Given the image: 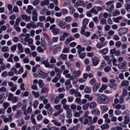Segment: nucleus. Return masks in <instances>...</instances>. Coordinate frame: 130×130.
<instances>
[{"instance_id": "nucleus-1", "label": "nucleus", "mask_w": 130, "mask_h": 130, "mask_svg": "<svg viewBox=\"0 0 130 130\" xmlns=\"http://www.w3.org/2000/svg\"><path fill=\"white\" fill-rule=\"evenodd\" d=\"M109 101L108 98L103 95L100 96L97 99L98 103L100 104H107L109 102Z\"/></svg>"}, {"instance_id": "nucleus-2", "label": "nucleus", "mask_w": 130, "mask_h": 130, "mask_svg": "<svg viewBox=\"0 0 130 130\" xmlns=\"http://www.w3.org/2000/svg\"><path fill=\"white\" fill-rule=\"evenodd\" d=\"M48 59H46L45 60L42 62V63L44 65V66L46 68H54L55 66V64H52L50 65L49 63L48 62Z\"/></svg>"}, {"instance_id": "nucleus-3", "label": "nucleus", "mask_w": 130, "mask_h": 130, "mask_svg": "<svg viewBox=\"0 0 130 130\" xmlns=\"http://www.w3.org/2000/svg\"><path fill=\"white\" fill-rule=\"evenodd\" d=\"M128 29L127 28L123 27L120 28L118 30L119 32V35L121 36L122 35H124L127 32Z\"/></svg>"}, {"instance_id": "nucleus-4", "label": "nucleus", "mask_w": 130, "mask_h": 130, "mask_svg": "<svg viewBox=\"0 0 130 130\" xmlns=\"http://www.w3.org/2000/svg\"><path fill=\"white\" fill-rule=\"evenodd\" d=\"M38 76L40 78L44 79L47 76V74L42 71H40L38 74Z\"/></svg>"}, {"instance_id": "nucleus-5", "label": "nucleus", "mask_w": 130, "mask_h": 130, "mask_svg": "<svg viewBox=\"0 0 130 130\" xmlns=\"http://www.w3.org/2000/svg\"><path fill=\"white\" fill-rule=\"evenodd\" d=\"M76 48L78 49L77 52L78 54H80L81 52L84 51L85 50V47H83L80 45H79L76 46Z\"/></svg>"}, {"instance_id": "nucleus-6", "label": "nucleus", "mask_w": 130, "mask_h": 130, "mask_svg": "<svg viewBox=\"0 0 130 130\" xmlns=\"http://www.w3.org/2000/svg\"><path fill=\"white\" fill-rule=\"evenodd\" d=\"M61 72H59L56 75V76L52 80L53 82L56 83L57 82L58 80L60 79V76Z\"/></svg>"}, {"instance_id": "nucleus-7", "label": "nucleus", "mask_w": 130, "mask_h": 130, "mask_svg": "<svg viewBox=\"0 0 130 130\" xmlns=\"http://www.w3.org/2000/svg\"><path fill=\"white\" fill-rule=\"evenodd\" d=\"M21 17L23 20H25L26 22L29 21L30 19V17L28 16H27L25 14H22L21 15Z\"/></svg>"}, {"instance_id": "nucleus-8", "label": "nucleus", "mask_w": 130, "mask_h": 130, "mask_svg": "<svg viewBox=\"0 0 130 130\" xmlns=\"http://www.w3.org/2000/svg\"><path fill=\"white\" fill-rule=\"evenodd\" d=\"M108 52V50L107 48H105L102 50H100L99 51V52L103 55H105L107 54Z\"/></svg>"}, {"instance_id": "nucleus-9", "label": "nucleus", "mask_w": 130, "mask_h": 130, "mask_svg": "<svg viewBox=\"0 0 130 130\" xmlns=\"http://www.w3.org/2000/svg\"><path fill=\"white\" fill-rule=\"evenodd\" d=\"M91 113L94 115H98L100 114V111L97 109H94L92 110L91 111Z\"/></svg>"}, {"instance_id": "nucleus-10", "label": "nucleus", "mask_w": 130, "mask_h": 130, "mask_svg": "<svg viewBox=\"0 0 130 130\" xmlns=\"http://www.w3.org/2000/svg\"><path fill=\"white\" fill-rule=\"evenodd\" d=\"M124 123L125 124H127L129 123L130 122V120L129 119V117L128 115L126 114L124 119Z\"/></svg>"}, {"instance_id": "nucleus-11", "label": "nucleus", "mask_w": 130, "mask_h": 130, "mask_svg": "<svg viewBox=\"0 0 130 130\" xmlns=\"http://www.w3.org/2000/svg\"><path fill=\"white\" fill-rule=\"evenodd\" d=\"M109 125L107 123L103 124L101 126V129L103 130L107 129L109 128Z\"/></svg>"}, {"instance_id": "nucleus-12", "label": "nucleus", "mask_w": 130, "mask_h": 130, "mask_svg": "<svg viewBox=\"0 0 130 130\" xmlns=\"http://www.w3.org/2000/svg\"><path fill=\"white\" fill-rule=\"evenodd\" d=\"M72 116V113L71 110L70 109H69L67 110L66 115V117L68 118H71Z\"/></svg>"}, {"instance_id": "nucleus-13", "label": "nucleus", "mask_w": 130, "mask_h": 130, "mask_svg": "<svg viewBox=\"0 0 130 130\" xmlns=\"http://www.w3.org/2000/svg\"><path fill=\"white\" fill-rule=\"evenodd\" d=\"M46 21H49L51 24H53L54 23L55 19L54 18H51L50 17L48 16L47 17Z\"/></svg>"}, {"instance_id": "nucleus-14", "label": "nucleus", "mask_w": 130, "mask_h": 130, "mask_svg": "<svg viewBox=\"0 0 130 130\" xmlns=\"http://www.w3.org/2000/svg\"><path fill=\"white\" fill-rule=\"evenodd\" d=\"M101 109L102 113L106 112L108 110V108L107 106L105 105H104L101 106Z\"/></svg>"}, {"instance_id": "nucleus-15", "label": "nucleus", "mask_w": 130, "mask_h": 130, "mask_svg": "<svg viewBox=\"0 0 130 130\" xmlns=\"http://www.w3.org/2000/svg\"><path fill=\"white\" fill-rule=\"evenodd\" d=\"M67 25V23L63 21H61L58 25L60 27L62 28H64Z\"/></svg>"}, {"instance_id": "nucleus-16", "label": "nucleus", "mask_w": 130, "mask_h": 130, "mask_svg": "<svg viewBox=\"0 0 130 130\" xmlns=\"http://www.w3.org/2000/svg\"><path fill=\"white\" fill-rule=\"evenodd\" d=\"M92 60V63L94 66H96L99 63V60L98 59H96L95 57H94Z\"/></svg>"}, {"instance_id": "nucleus-17", "label": "nucleus", "mask_w": 130, "mask_h": 130, "mask_svg": "<svg viewBox=\"0 0 130 130\" xmlns=\"http://www.w3.org/2000/svg\"><path fill=\"white\" fill-rule=\"evenodd\" d=\"M105 45L104 42H99L96 45V47L98 48H100L103 47Z\"/></svg>"}, {"instance_id": "nucleus-18", "label": "nucleus", "mask_w": 130, "mask_h": 130, "mask_svg": "<svg viewBox=\"0 0 130 130\" xmlns=\"http://www.w3.org/2000/svg\"><path fill=\"white\" fill-rule=\"evenodd\" d=\"M122 18L121 16H119L117 18H113V21L115 23H119L120 22V20Z\"/></svg>"}, {"instance_id": "nucleus-19", "label": "nucleus", "mask_w": 130, "mask_h": 130, "mask_svg": "<svg viewBox=\"0 0 130 130\" xmlns=\"http://www.w3.org/2000/svg\"><path fill=\"white\" fill-rule=\"evenodd\" d=\"M109 86L111 89L114 90H116L117 88L116 85L113 83L109 84Z\"/></svg>"}, {"instance_id": "nucleus-20", "label": "nucleus", "mask_w": 130, "mask_h": 130, "mask_svg": "<svg viewBox=\"0 0 130 130\" xmlns=\"http://www.w3.org/2000/svg\"><path fill=\"white\" fill-rule=\"evenodd\" d=\"M114 6L113 5H110L109 7H107L106 10L109 12H111L113 10Z\"/></svg>"}, {"instance_id": "nucleus-21", "label": "nucleus", "mask_w": 130, "mask_h": 130, "mask_svg": "<svg viewBox=\"0 0 130 130\" xmlns=\"http://www.w3.org/2000/svg\"><path fill=\"white\" fill-rule=\"evenodd\" d=\"M25 39V40H24L28 42V46H30V45L33 43V40L32 39L29 38L27 39L26 38Z\"/></svg>"}, {"instance_id": "nucleus-22", "label": "nucleus", "mask_w": 130, "mask_h": 130, "mask_svg": "<svg viewBox=\"0 0 130 130\" xmlns=\"http://www.w3.org/2000/svg\"><path fill=\"white\" fill-rule=\"evenodd\" d=\"M74 40V38L73 37L70 36L67 38L65 43L66 44H68L71 41Z\"/></svg>"}, {"instance_id": "nucleus-23", "label": "nucleus", "mask_w": 130, "mask_h": 130, "mask_svg": "<svg viewBox=\"0 0 130 130\" xmlns=\"http://www.w3.org/2000/svg\"><path fill=\"white\" fill-rule=\"evenodd\" d=\"M129 85V82L127 80L123 81L121 83V85L122 86H128Z\"/></svg>"}, {"instance_id": "nucleus-24", "label": "nucleus", "mask_w": 130, "mask_h": 130, "mask_svg": "<svg viewBox=\"0 0 130 130\" xmlns=\"http://www.w3.org/2000/svg\"><path fill=\"white\" fill-rule=\"evenodd\" d=\"M96 104L94 102L90 103L89 104V107L91 108H93L96 107Z\"/></svg>"}, {"instance_id": "nucleus-25", "label": "nucleus", "mask_w": 130, "mask_h": 130, "mask_svg": "<svg viewBox=\"0 0 130 130\" xmlns=\"http://www.w3.org/2000/svg\"><path fill=\"white\" fill-rule=\"evenodd\" d=\"M2 51L4 52H8L9 51V49L8 47L7 46H3L2 48Z\"/></svg>"}, {"instance_id": "nucleus-26", "label": "nucleus", "mask_w": 130, "mask_h": 130, "mask_svg": "<svg viewBox=\"0 0 130 130\" xmlns=\"http://www.w3.org/2000/svg\"><path fill=\"white\" fill-rule=\"evenodd\" d=\"M17 47L20 52H22L23 51V48L22 46V45L21 43H18L17 45Z\"/></svg>"}, {"instance_id": "nucleus-27", "label": "nucleus", "mask_w": 130, "mask_h": 130, "mask_svg": "<svg viewBox=\"0 0 130 130\" xmlns=\"http://www.w3.org/2000/svg\"><path fill=\"white\" fill-rule=\"evenodd\" d=\"M86 118H88V120L89 123L88 124L89 125H90L92 124V118L91 116H86Z\"/></svg>"}, {"instance_id": "nucleus-28", "label": "nucleus", "mask_w": 130, "mask_h": 130, "mask_svg": "<svg viewBox=\"0 0 130 130\" xmlns=\"http://www.w3.org/2000/svg\"><path fill=\"white\" fill-rule=\"evenodd\" d=\"M13 27L18 32H20L21 30L20 28L19 27L18 25H14L13 26Z\"/></svg>"}, {"instance_id": "nucleus-29", "label": "nucleus", "mask_w": 130, "mask_h": 130, "mask_svg": "<svg viewBox=\"0 0 130 130\" xmlns=\"http://www.w3.org/2000/svg\"><path fill=\"white\" fill-rule=\"evenodd\" d=\"M99 85L98 84H96L93 87V90L94 91H96L99 88Z\"/></svg>"}, {"instance_id": "nucleus-30", "label": "nucleus", "mask_w": 130, "mask_h": 130, "mask_svg": "<svg viewBox=\"0 0 130 130\" xmlns=\"http://www.w3.org/2000/svg\"><path fill=\"white\" fill-rule=\"evenodd\" d=\"M74 94V96L76 97H81L82 95L80 94V93L78 92L77 90H75V91Z\"/></svg>"}, {"instance_id": "nucleus-31", "label": "nucleus", "mask_w": 130, "mask_h": 130, "mask_svg": "<svg viewBox=\"0 0 130 130\" xmlns=\"http://www.w3.org/2000/svg\"><path fill=\"white\" fill-rule=\"evenodd\" d=\"M72 20V18L70 16L64 18L65 21L68 23L70 22Z\"/></svg>"}, {"instance_id": "nucleus-32", "label": "nucleus", "mask_w": 130, "mask_h": 130, "mask_svg": "<svg viewBox=\"0 0 130 130\" xmlns=\"http://www.w3.org/2000/svg\"><path fill=\"white\" fill-rule=\"evenodd\" d=\"M84 91L86 93H89L91 92V90L90 88L87 87L85 88Z\"/></svg>"}, {"instance_id": "nucleus-33", "label": "nucleus", "mask_w": 130, "mask_h": 130, "mask_svg": "<svg viewBox=\"0 0 130 130\" xmlns=\"http://www.w3.org/2000/svg\"><path fill=\"white\" fill-rule=\"evenodd\" d=\"M49 4V1L48 0H44L41 2V5L44 6L45 5H48Z\"/></svg>"}, {"instance_id": "nucleus-34", "label": "nucleus", "mask_w": 130, "mask_h": 130, "mask_svg": "<svg viewBox=\"0 0 130 130\" xmlns=\"http://www.w3.org/2000/svg\"><path fill=\"white\" fill-rule=\"evenodd\" d=\"M120 14V12L119 10H116L113 13V15L114 16H117Z\"/></svg>"}, {"instance_id": "nucleus-35", "label": "nucleus", "mask_w": 130, "mask_h": 130, "mask_svg": "<svg viewBox=\"0 0 130 130\" xmlns=\"http://www.w3.org/2000/svg\"><path fill=\"white\" fill-rule=\"evenodd\" d=\"M22 113V112L21 110H18L17 113L15 115V117L16 118H18L20 116Z\"/></svg>"}, {"instance_id": "nucleus-36", "label": "nucleus", "mask_w": 130, "mask_h": 130, "mask_svg": "<svg viewBox=\"0 0 130 130\" xmlns=\"http://www.w3.org/2000/svg\"><path fill=\"white\" fill-rule=\"evenodd\" d=\"M52 122L54 123L55 125L58 126H60L61 125V124L60 123L57 122V120H52L51 121Z\"/></svg>"}, {"instance_id": "nucleus-37", "label": "nucleus", "mask_w": 130, "mask_h": 130, "mask_svg": "<svg viewBox=\"0 0 130 130\" xmlns=\"http://www.w3.org/2000/svg\"><path fill=\"white\" fill-rule=\"evenodd\" d=\"M69 9L70 10L69 13L71 14H72L73 12L75 11V9L74 8L71 6H70L69 7Z\"/></svg>"}, {"instance_id": "nucleus-38", "label": "nucleus", "mask_w": 130, "mask_h": 130, "mask_svg": "<svg viewBox=\"0 0 130 130\" xmlns=\"http://www.w3.org/2000/svg\"><path fill=\"white\" fill-rule=\"evenodd\" d=\"M32 93L34 95L35 97L36 98H38L40 96V95L39 92H36L35 91H32Z\"/></svg>"}, {"instance_id": "nucleus-39", "label": "nucleus", "mask_w": 130, "mask_h": 130, "mask_svg": "<svg viewBox=\"0 0 130 130\" xmlns=\"http://www.w3.org/2000/svg\"><path fill=\"white\" fill-rule=\"evenodd\" d=\"M60 48L61 46L59 45H55L54 47V49L55 51L54 52L55 53L56 52L57 50L58 49H60Z\"/></svg>"}, {"instance_id": "nucleus-40", "label": "nucleus", "mask_w": 130, "mask_h": 130, "mask_svg": "<svg viewBox=\"0 0 130 130\" xmlns=\"http://www.w3.org/2000/svg\"><path fill=\"white\" fill-rule=\"evenodd\" d=\"M3 105L4 108L5 109H6L9 106V103L7 102H4L3 103Z\"/></svg>"}, {"instance_id": "nucleus-41", "label": "nucleus", "mask_w": 130, "mask_h": 130, "mask_svg": "<svg viewBox=\"0 0 130 130\" xmlns=\"http://www.w3.org/2000/svg\"><path fill=\"white\" fill-rule=\"evenodd\" d=\"M60 11L62 14H66L68 12V10L65 9H63L60 10Z\"/></svg>"}, {"instance_id": "nucleus-42", "label": "nucleus", "mask_w": 130, "mask_h": 130, "mask_svg": "<svg viewBox=\"0 0 130 130\" xmlns=\"http://www.w3.org/2000/svg\"><path fill=\"white\" fill-rule=\"evenodd\" d=\"M8 94V101H11L13 97V95L11 93H9Z\"/></svg>"}, {"instance_id": "nucleus-43", "label": "nucleus", "mask_w": 130, "mask_h": 130, "mask_svg": "<svg viewBox=\"0 0 130 130\" xmlns=\"http://www.w3.org/2000/svg\"><path fill=\"white\" fill-rule=\"evenodd\" d=\"M88 20L87 19H84L83 20L82 25H86L88 24Z\"/></svg>"}, {"instance_id": "nucleus-44", "label": "nucleus", "mask_w": 130, "mask_h": 130, "mask_svg": "<svg viewBox=\"0 0 130 130\" xmlns=\"http://www.w3.org/2000/svg\"><path fill=\"white\" fill-rule=\"evenodd\" d=\"M106 20L104 18H103L100 21V23L101 24H105L106 23Z\"/></svg>"}, {"instance_id": "nucleus-45", "label": "nucleus", "mask_w": 130, "mask_h": 130, "mask_svg": "<svg viewBox=\"0 0 130 130\" xmlns=\"http://www.w3.org/2000/svg\"><path fill=\"white\" fill-rule=\"evenodd\" d=\"M76 4L77 6H81L84 5V2L81 1H79L77 2Z\"/></svg>"}, {"instance_id": "nucleus-46", "label": "nucleus", "mask_w": 130, "mask_h": 130, "mask_svg": "<svg viewBox=\"0 0 130 130\" xmlns=\"http://www.w3.org/2000/svg\"><path fill=\"white\" fill-rule=\"evenodd\" d=\"M59 30L57 28L54 29L52 31V32L54 34H57L59 33Z\"/></svg>"}, {"instance_id": "nucleus-47", "label": "nucleus", "mask_w": 130, "mask_h": 130, "mask_svg": "<svg viewBox=\"0 0 130 130\" xmlns=\"http://www.w3.org/2000/svg\"><path fill=\"white\" fill-rule=\"evenodd\" d=\"M122 6V5L121 3L120 2H117L116 4V7L117 8H121Z\"/></svg>"}, {"instance_id": "nucleus-48", "label": "nucleus", "mask_w": 130, "mask_h": 130, "mask_svg": "<svg viewBox=\"0 0 130 130\" xmlns=\"http://www.w3.org/2000/svg\"><path fill=\"white\" fill-rule=\"evenodd\" d=\"M75 102H77L78 104L81 105V99L80 98H76L75 100Z\"/></svg>"}, {"instance_id": "nucleus-49", "label": "nucleus", "mask_w": 130, "mask_h": 130, "mask_svg": "<svg viewBox=\"0 0 130 130\" xmlns=\"http://www.w3.org/2000/svg\"><path fill=\"white\" fill-rule=\"evenodd\" d=\"M40 124H38L36 126H35L32 127V128L33 130H38L40 128Z\"/></svg>"}, {"instance_id": "nucleus-50", "label": "nucleus", "mask_w": 130, "mask_h": 130, "mask_svg": "<svg viewBox=\"0 0 130 130\" xmlns=\"http://www.w3.org/2000/svg\"><path fill=\"white\" fill-rule=\"evenodd\" d=\"M93 20L96 24H98L99 23V20H98V18L97 17H95L93 18Z\"/></svg>"}, {"instance_id": "nucleus-51", "label": "nucleus", "mask_w": 130, "mask_h": 130, "mask_svg": "<svg viewBox=\"0 0 130 130\" xmlns=\"http://www.w3.org/2000/svg\"><path fill=\"white\" fill-rule=\"evenodd\" d=\"M89 106V104L88 103H87L86 104L83 105L82 106V108L84 110L87 108Z\"/></svg>"}, {"instance_id": "nucleus-52", "label": "nucleus", "mask_w": 130, "mask_h": 130, "mask_svg": "<svg viewBox=\"0 0 130 130\" xmlns=\"http://www.w3.org/2000/svg\"><path fill=\"white\" fill-rule=\"evenodd\" d=\"M74 74H75V76L76 77H77L80 74H81V72L80 70H78L77 71H74L73 73Z\"/></svg>"}, {"instance_id": "nucleus-53", "label": "nucleus", "mask_w": 130, "mask_h": 130, "mask_svg": "<svg viewBox=\"0 0 130 130\" xmlns=\"http://www.w3.org/2000/svg\"><path fill=\"white\" fill-rule=\"evenodd\" d=\"M104 28L105 31H108L110 28V26L109 25H106L104 27Z\"/></svg>"}, {"instance_id": "nucleus-54", "label": "nucleus", "mask_w": 130, "mask_h": 130, "mask_svg": "<svg viewBox=\"0 0 130 130\" xmlns=\"http://www.w3.org/2000/svg\"><path fill=\"white\" fill-rule=\"evenodd\" d=\"M63 108L65 110H68L70 109L69 108V106L68 105H67L66 104L64 105H63Z\"/></svg>"}, {"instance_id": "nucleus-55", "label": "nucleus", "mask_w": 130, "mask_h": 130, "mask_svg": "<svg viewBox=\"0 0 130 130\" xmlns=\"http://www.w3.org/2000/svg\"><path fill=\"white\" fill-rule=\"evenodd\" d=\"M96 80L94 78L91 79L90 81V84L92 85H93L96 82Z\"/></svg>"}, {"instance_id": "nucleus-56", "label": "nucleus", "mask_w": 130, "mask_h": 130, "mask_svg": "<svg viewBox=\"0 0 130 130\" xmlns=\"http://www.w3.org/2000/svg\"><path fill=\"white\" fill-rule=\"evenodd\" d=\"M38 103V101L35 100L34 101L33 103V107L34 108H35L37 107Z\"/></svg>"}, {"instance_id": "nucleus-57", "label": "nucleus", "mask_w": 130, "mask_h": 130, "mask_svg": "<svg viewBox=\"0 0 130 130\" xmlns=\"http://www.w3.org/2000/svg\"><path fill=\"white\" fill-rule=\"evenodd\" d=\"M90 12L92 13H94L95 14H97L98 12L94 8H92L90 10Z\"/></svg>"}, {"instance_id": "nucleus-58", "label": "nucleus", "mask_w": 130, "mask_h": 130, "mask_svg": "<svg viewBox=\"0 0 130 130\" xmlns=\"http://www.w3.org/2000/svg\"><path fill=\"white\" fill-rule=\"evenodd\" d=\"M37 51L39 52H43L44 51V50L40 46L37 47Z\"/></svg>"}, {"instance_id": "nucleus-59", "label": "nucleus", "mask_w": 130, "mask_h": 130, "mask_svg": "<svg viewBox=\"0 0 130 130\" xmlns=\"http://www.w3.org/2000/svg\"><path fill=\"white\" fill-rule=\"evenodd\" d=\"M17 85H15L14 86H13L10 89V90L12 92H14L16 90Z\"/></svg>"}, {"instance_id": "nucleus-60", "label": "nucleus", "mask_w": 130, "mask_h": 130, "mask_svg": "<svg viewBox=\"0 0 130 130\" xmlns=\"http://www.w3.org/2000/svg\"><path fill=\"white\" fill-rule=\"evenodd\" d=\"M52 112L53 109L52 107L47 110L48 114L49 115H50L52 114Z\"/></svg>"}, {"instance_id": "nucleus-61", "label": "nucleus", "mask_w": 130, "mask_h": 130, "mask_svg": "<svg viewBox=\"0 0 130 130\" xmlns=\"http://www.w3.org/2000/svg\"><path fill=\"white\" fill-rule=\"evenodd\" d=\"M37 27H42L43 26V23L40 22H38L36 24Z\"/></svg>"}, {"instance_id": "nucleus-62", "label": "nucleus", "mask_w": 130, "mask_h": 130, "mask_svg": "<svg viewBox=\"0 0 130 130\" xmlns=\"http://www.w3.org/2000/svg\"><path fill=\"white\" fill-rule=\"evenodd\" d=\"M125 7L126 10L130 9V5L128 3H126L125 5Z\"/></svg>"}, {"instance_id": "nucleus-63", "label": "nucleus", "mask_w": 130, "mask_h": 130, "mask_svg": "<svg viewBox=\"0 0 130 130\" xmlns=\"http://www.w3.org/2000/svg\"><path fill=\"white\" fill-rule=\"evenodd\" d=\"M13 11L15 12H18L19 9L18 7L17 6H15L13 7Z\"/></svg>"}, {"instance_id": "nucleus-64", "label": "nucleus", "mask_w": 130, "mask_h": 130, "mask_svg": "<svg viewBox=\"0 0 130 130\" xmlns=\"http://www.w3.org/2000/svg\"><path fill=\"white\" fill-rule=\"evenodd\" d=\"M68 101L69 102H72L73 100V97L72 96H69L67 98Z\"/></svg>"}]
</instances>
